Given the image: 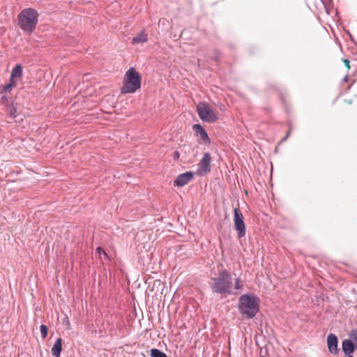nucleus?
I'll list each match as a JSON object with an SVG mask.
<instances>
[{"instance_id": "nucleus-1", "label": "nucleus", "mask_w": 357, "mask_h": 357, "mask_svg": "<svg viewBox=\"0 0 357 357\" xmlns=\"http://www.w3.org/2000/svg\"><path fill=\"white\" fill-rule=\"evenodd\" d=\"M233 278L225 268L219 271L215 277L211 278L209 286L213 293L220 295H236L232 289Z\"/></svg>"}, {"instance_id": "nucleus-2", "label": "nucleus", "mask_w": 357, "mask_h": 357, "mask_svg": "<svg viewBox=\"0 0 357 357\" xmlns=\"http://www.w3.org/2000/svg\"><path fill=\"white\" fill-rule=\"evenodd\" d=\"M259 300L252 294H243L239 298L238 310L246 319H252L259 312Z\"/></svg>"}, {"instance_id": "nucleus-3", "label": "nucleus", "mask_w": 357, "mask_h": 357, "mask_svg": "<svg viewBox=\"0 0 357 357\" xmlns=\"http://www.w3.org/2000/svg\"><path fill=\"white\" fill-rule=\"evenodd\" d=\"M38 17V13L36 10L25 8L17 16L18 24L23 31L30 35L36 27Z\"/></svg>"}, {"instance_id": "nucleus-4", "label": "nucleus", "mask_w": 357, "mask_h": 357, "mask_svg": "<svg viewBox=\"0 0 357 357\" xmlns=\"http://www.w3.org/2000/svg\"><path fill=\"white\" fill-rule=\"evenodd\" d=\"M141 86V77L134 68H130L126 73L121 93H132Z\"/></svg>"}, {"instance_id": "nucleus-5", "label": "nucleus", "mask_w": 357, "mask_h": 357, "mask_svg": "<svg viewBox=\"0 0 357 357\" xmlns=\"http://www.w3.org/2000/svg\"><path fill=\"white\" fill-rule=\"evenodd\" d=\"M199 118L206 123H214L218 119V113L206 102H199L197 106Z\"/></svg>"}, {"instance_id": "nucleus-6", "label": "nucleus", "mask_w": 357, "mask_h": 357, "mask_svg": "<svg viewBox=\"0 0 357 357\" xmlns=\"http://www.w3.org/2000/svg\"><path fill=\"white\" fill-rule=\"evenodd\" d=\"M234 225L237 231L238 238H242L245 235V225L243 220V215L237 208L234 209Z\"/></svg>"}, {"instance_id": "nucleus-7", "label": "nucleus", "mask_w": 357, "mask_h": 357, "mask_svg": "<svg viewBox=\"0 0 357 357\" xmlns=\"http://www.w3.org/2000/svg\"><path fill=\"white\" fill-rule=\"evenodd\" d=\"M211 157L208 152L204 153L202 158L198 163L197 173L199 176H204L211 172Z\"/></svg>"}, {"instance_id": "nucleus-8", "label": "nucleus", "mask_w": 357, "mask_h": 357, "mask_svg": "<svg viewBox=\"0 0 357 357\" xmlns=\"http://www.w3.org/2000/svg\"><path fill=\"white\" fill-rule=\"evenodd\" d=\"M194 174L192 172H186L179 174L174 181V185L178 187L188 184L193 178Z\"/></svg>"}, {"instance_id": "nucleus-9", "label": "nucleus", "mask_w": 357, "mask_h": 357, "mask_svg": "<svg viewBox=\"0 0 357 357\" xmlns=\"http://www.w3.org/2000/svg\"><path fill=\"white\" fill-rule=\"evenodd\" d=\"M327 344L329 351L331 354H337L339 351L337 348V337L335 335L331 333L327 337Z\"/></svg>"}, {"instance_id": "nucleus-10", "label": "nucleus", "mask_w": 357, "mask_h": 357, "mask_svg": "<svg viewBox=\"0 0 357 357\" xmlns=\"http://www.w3.org/2000/svg\"><path fill=\"white\" fill-rule=\"evenodd\" d=\"M192 129L205 144L210 143V139L203 126L200 124H195L192 126Z\"/></svg>"}, {"instance_id": "nucleus-11", "label": "nucleus", "mask_w": 357, "mask_h": 357, "mask_svg": "<svg viewBox=\"0 0 357 357\" xmlns=\"http://www.w3.org/2000/svg\"><path fill=\"white\" fill-rule=\"evenodd\" d=\"M342 349L346 356L352 357L351 355L355 349L353 342L350 340H344L342 342Z\"/></svg>"}, {"instance_id": "nucleus-12", "label": "nucleus", "mask_w": 357, "mask_h": 357, "mask_svg": "<svg viewBox=\"0 0 357 357\" xmlns=\"http://www.w3.org/2000/svg\"><path fill=\"white\" fill-rule=\"evenodd\" d=\"M62 350V340L58 338L52 348V354L54 357H60L61 351Z\"/></svg>"}, {"instance_id": "nucleus-13", "label": "nucleus", "mask_w": 357, "mask_h": 357, "mask_svg": "<svg viewBox=\"0 0 357 357\" xmlns=\"http://www.w3.org/2000/svg\"><path fill=\"white\" fill-rule=\"evenodd\" d=\"M148 36L144 31H141L137 36L134 37L132 40V44L144 43L147 42Z\"/></svg>"}, {"instance_id": "nucleus-14", "label": "nucleus", "mask_w": 357, "mask_h": 357, "mask_svg": "<svg viewBox=\"0 0 357 357\" xmlns=\"http://www.w3.org/2000/svg\"><path fill=\"white\" fill-rule=\"evenodd\" d=\"M22 75V67L17 64L12 70L10 79L15 80V78H20Z\"/></svg>"}, {"instance_id": "nucleus-15", "label": "nucleus", "mask_w": 357, "mask_h": 357, "mask_svg": "<svg viewBox=\"0 0 357 357\" xmlns=\"http://www.w3.org/2000/svg\"><path fill=\"white\" fill-rule=\"evenodd\" d=\"M7 112L9 114L10 118L14 119L15 121H17V108L14 107L13 105H8L7 107Z\"/></svg>"}, {"instance_id": "nucleus-16", "label": "nucleus", "mask_w": 357, "mask_h": 357, "mask_svg": "<svg viewBox=\"0 0 357 357\" xmlns=\"http://www.w3.org/2000/svg\"><path fill=\"white\" fill-rule=\"evenodd\" d=\"M151 357H167V354L158 349H151Z\"/></svg>"}, {"instance_id": "nucleus-17", "label": "nucleus", "mask_w": 357, "mask_h": 357, "mask_svg": "<svg viewBox=\"0 0 357 357\" xmlns=\"http://www.w3.org/2000/svg\"><path fill=\"white\" fill-rule=\"evenodd\" d=\"M16 86V83L15 80H13V79H10L9 83L3 86V91L6 93L10 92L12 89Z\"/></svg>"}, {"instance_id": "nucleus-18", "label": "nucleus", "mask_w": 357, "mask_h": 357, "mask_svg": "<svg viewBox=\"0 0 357 357\" xmlns=\"http://www.w3.org/2000/svg\"><path fill=\"white\" fill-rule=\"evenodd\" d=\"M243 287V281L241 280V278H237L235 279V283H234V287L235 289L239 290L241 289Z\"/></svg>"}, {"instance_id": "nucleus-19", "label": "nucleus", "mask_w": 357, "mask_h": 357, "mask_svg": "<svg viewBox=\"0 0 357 357\" xmlns=\"http://www.w3.org/2000/svg\"><path fill=\"white\" fill-rule=\"evenodd\" d=\"M40 331L41 337L43 339H45L47 335V331H48L47 327L45 325L42 324L40 326Z\"/></svg>"}, {"instance_id": "nucleus-20", "label": "nucleus", "mask_w": 357, "mask_h": 357, "mask_svg": "<svg viewBox=\"0 0 357 357\" xmlns=\"http://www.w3.org/2000/svg\"><path fill=\"white\" fill-rule=\"evenodd\" d=\"M97 252H98V254H99L100 255H101L102 254H103L105 256H107V254H106V252H105V250H104L102 248H100V247H98V248H97Z\"/></svg>"}, {"instance_id": "nucleus-21", "label": "nucleus", "mask_w": 357, "mask_h": 357, "mask_svg": "<svg viewBox=\"0 0 357 357\" xmlns=\"http://www.w3.org/2000/svg\"><path fill=\"white\" fill-rule=\"evenodd\" d=\"M343 62H344V65L346 66V67L348 69H349L350 68V65H349L350 61H349V60L347 59H345L343 60Z\"/></svg>"}, {"instance_id": "nucleus-22", "label": "nucleus", "mask_w": 357, "mask_h": 357, "mask_svg": "<svg viewBox=\"0 0 357 357\" xmlns=\"http://www.w3.org/2000/svg\"><path fill=\"white\" fill-rule=\"evenodd\" d=\"M1 102L2 104H5L7 102V98L6 96H3L1 98Z\"/></svg>"}, {"instance_id": "nucleus-23", "label": "nucleus", "mask_w": 357, "mask_h": 357, "mask_svg": "<svg viewBox=\"0 0 357 357\" xmlns=\"http://www.w3.org/2000/svg\"><path fill=\"white\" fill-rule=\"evenodd\" d=\"M179 155H180V154H179L178 151H176L174 152V158H179Z\"/></svg>"}, {"instance_id": "nucleus-24", "label": "nucleus", "mask_w": 357, "mask_h": 357, "mask_svg": "<svg viewBox=\"0 0 357 357\" xmlns=\"http://www.w3.org/2000/svg\"><path fill=\"white\" fill-rule=\"evenodd\" d=\"M287 138H288V135H286L284 138L282 139L281 142L286 141Z\"/></svg>"}, {"instance_id": "nucleus-25", "label": "nucleus", "mask_w": 357, "mask_h": 357, "mask_svg": "<svg viewBox=\"0 0 357 357\" xmlns=\"http://www.w3.org/2000/svg\"><path fill=\"white\" fill-rule=\"evenodd\" d=\"M347 80H348V77H347V76H346V77H344V81H345V82H347Z\"/></svg>"}, {"instance_id": "nucleus-26", "label": "nucleus", "mask_w": 357, "mask_h": 357, "mask_svg": "<svg viewBox=\"0 0 357 357\" xmlns=\"http://www.w3.org/2000/svg\"><path fill=\"white\" fill-rule=\"evenodd\" d=\"M289 134H290V130L288 131V132L287 133L286 135H288V137L289 136Z\"/></svg>"}, {"instance_id": "nucleus-27", "label": "nucleus", "mask_w": 357, "mask_h": 357, "mask_svg": "<svg viewBox=\"0 0 357 357\" xmlns=\"http://www.w3.org/2000/svg\"><path fill=\"white\" fill-rule=\"evenodd\" d=\"M261 357H265V356H261Z\"/></svg>"}]
</instances>
